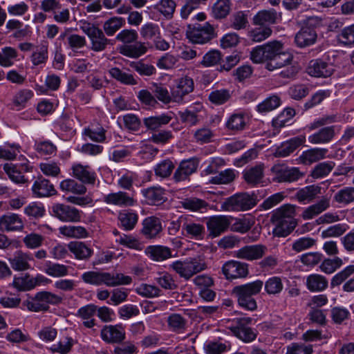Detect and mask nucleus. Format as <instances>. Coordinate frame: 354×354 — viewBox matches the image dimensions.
Wrapping results in <instances>:
<instances>
[{
	"label": "nucleus",
	"instance_id": "obj_1",
	"mask_svg": "<svg viewBox=\"0 0 354 354\" xmlns=\"http://www.w3.org/2000/svg\"><path fill=\"white\" fill-rule=\"evenodd\" d=\"M167 232L173 236L180 234L188 239L201 240L205 236V229L202 223L194 220L189 215L182 214L169 223Z\"/></svg>",
	"mask_w": 354,
	"mask_h": 354
},
{
	"label": "nucleus",
	"instance_id": "obj_2",
	"mask_svg": "<svg viewBox=\"0 0 354 354\" xmlns=\"http://www.w3.org/2000/svg\"><path fill=\"white\" fill-rule=\"evenodd\" d=\"M82 279L86 283L94 286L104 284L109 287L129 285L132 282L130 276L119 272L88 271L82 274Z\"/></svg>",
	"mask_w": 354,
	"mask_h": 354
},
{
	"label": "nucleus",
	"instance_id": "obj_3",
	"mask_svg": "<svg viewBox=\"0 0 354 354\" xmlns=\"http://www.w3.org/2000/svg\"><path fill=\"white\" fill-rule=\"evenodd\" d=\"M263 286V282L256 280L253 282L239 285L233 288L232 295L237 299L239 305L243 308L253 311L257 309L256 300L253 295H258Z\"/></svg>",
	"mask_w": 354,
	"mask_h": 354
},
{
	"label": "nucleus",
	"instance_id": "obj_4",
	"mask_svg": "<svg viewBox=\"0 0 354 354\" xmlns=\"http://www.w3.org/2000/svg\"><path fill=\"white\" fill-rule=\"evenodd\" d=\"M169 266L176 273L186 281L207 268L205 259L201 257L187 258L184 261H176Z\"/></svg>",
	"mask_w": 354,
	"mask_h": 354
},
{
	"label": "nucleus",
	"instance_id": "obj_5",
	"mask_svg": "<svg viewBox=\"0 0 354 354\" xmlns=\"http://www.w3.org/2000/svg\"><path fill=\"white\" fill-rule=\"evenodd\" d=\"M62 297L48 291H41L24 301L23 306L32 312L48 311L50 305H57Z\"/></svg>",
	"mask_w": 354,
	"mask_h": 354
},
{
	"label": "nucleus",
	"instance_id": "obj_6",
	"mask_svg": "<svg viewBox=\"0 0 354 354\" xmlns=\"http://www.w3.org/2000/svg\"><path fill=\"white\" fill-rule=\"evenodd\" d=\"M257 204L254 194L240 192L225 199L221 209L226 212H244L253 208Z\"/></svg>",
	"mask_w": 354,
	"mask_h": 354
},
{
	"label": "nucleus",
	"instance_id": "obj_7",
	"mask_svg": "<svg viewBox=\"0 0 354 354\" xmlns=\"http://www.w3.org/2000/svg\"><path fill=\"white\" fill-rule=\"evenodd\" d=\"M283 49V44L280 41H270L253 48L250 53V59L256 64L271 62Z\"/></svg>",
	"mask_w": 354,
	"mask_h": 354
},
{
	"label": "nucleus",
	"instance_id": "obj_8",
	"mask_svg": "<svg viewBox=\"0 0 354 354\" xmlns=\"http://www.w3.org/2000/svg\"><path fill=\"white\" fill-rule=\"evenodd\" d=\"M80 28L91 40V49L92 50L95 52L103 51L109 44L110 40L105 37L103 31L95 25L84 22Z\"/></svg>",
	"mask_w": 354,
	"mask_h": 354
},
{
	"label": "nucleus",
	"instance_id": "obj_9",
	"mask_svg": "<svg viewBox=\"0 0 354 354\" xmlns=\"http://www.w3.org/2000/svg\"><path fill=\"white\" fill-rule=\"evenodd\" d=\"M316 23H319L316 17H310L306 20V24L295 35V42L297 46L305 48L316 42L317 34L312 26Z\"/></svg>",
	"mask_w": 354,
	"mask_h": 354
},
{
	"label": "nucleus",
	"instance_id": "obj_10",
	"mask_svg": "<svg viewBox=\"0 0 354 354\" xmlns=\"http://www.w3.org/2000/svg\"><path fill=\"white\" fill-rule=\"evenodd\" d=\"M273 181L277 183H292L304 176L298 167H290L285 164H276L271 168Z\"/></svg>",
	"mask_w": 354,
	"mask_h": 354
},
{
	"label": "nucleus",
	"instance_id": "obj_11",
	"mask_svg": "<svg viewBox=\"0 0 354 354\" xmlns=\"http://www.w3.org/2000/svg\"><path fill=\"white\" fill-rule=\"evenodd\" d=\"M51 209L53 216L62 222L77 223L81 221V212L75 207L57 203L53 205Z\"/></svg>",
	"mask_w": 354,
	"mask_h": 354
},
{
	"label": "nucleus",
	"instance_id": "obj_12",
	"mask_svg": "<svg viewBox=\"0 0 354 354\" xmlns=\"http://www.w3.org/2000/svg\"><path fill=\"white\" fill-rule=\"evenodd\" d=\"M32 168L27 160L20 164L10 162L3 165V169L8 178L17 184H25L28 182V179L25 178L23 173L30 171Z\"/></svg>",
	"mask_w": 354,
	"mask_h": 354
},
{
	"label": "nucleus",
	"instance_id": "obj_13",
	"mask_svg": "<svg viewBox=\"0 0 354 354\" xmlns=\"http://www.w3.org/2000/svg\"><path fill=\"white\" fill-rule=\"evenodd\" d=\"M233 218L227 215L213 216L208 218L206 225L209 234L217 237L226 232L230 227Z\"/></svg>",
	"mask_w": 354,
	"mask_h": 354
},
{
	"label": "nucleus",
	"instance_id": "obj_14",
	"mask_svg": "<svg viewBox=\"0 0 354 354\" xmlns=\"http://www.w3.org/2000/svg\"><path fill=\"white\" fill-rule=\"evenodd\" d=\"M222 273L227 280L245 278L249 274L248 265L237 261H228L222 266Z\"/></svg>",
	"mask_w": 354,
	"mask_h": 354
},
{
	"label": "nucleus",
	"instance_id": "obj_15",
	"mask_svg": "<svg viewBox=\"0 0 354 354\" xmlns=\"http://www.w3.org/2000/svg\"><path fill=\"white\" fill-rule=\"evenodd\" d=\"M213 32L214 28L209 24H206L203 26L198 24L193 28L189 26L186 35L192 43L205 44L212 39Z\"/></svg>",
	"mask_w": 354,
	"mask_h": 354
},
{
	"label": "nucleus",
	"instance_id": "obj_16",
	"mask_svg": "<svg viewBox=\"0 0 354 354\" xmlns=\"http://www.w3.org/2000/svg\"><path fill=\"white\" fill-rule=\"evenodd\" d=\"M335 71L333 64L327 62L322 59H315L309 62L306 68L308 75L315 77H328Z\"/></svg>",
	"mask_w": 354,
	"mask_h": 354
},
{
	"label": "nucleus",
	"instance_id": "obj_17",
	"mask_svg": "<svg viewBox=\"0 0 354 354\" xmlns=\"http://www.w3.org/2000/svg\"><path fill=\"white\" fill-rule=\"evenodd\" d=\"M199 161L198 158H192L182 160L176 169L173 178L175 182L185 181L194 173H195L198 167Z\"/></svg>",
	"mask_w": 354,
	"mask_h": 354
},
{
	"label": "nucleus",
	"instance_id": "obj_18",
	"mask_svg": "<svg viewBox=\"0 0 354 354\" xmlns=\"http://www.w3.org/2000/svg\"><path fill=\"white\" fill-rule=\"evenodd\" d=\"M100 335L106 343H120L125 339L124 327L122 324L106 325L101 330Z\"/></svg>",
	"mask_w": 354,
	"mask_h": 354
},
{
	"label": "nucleus",
	"instance_id": "obj_19",
	"mask_svg": "<svg viewBox=\"0 0 354 354\" xmlns=\"http://www.w3.org/2000/svg\"><path fill=\"white\" fill-rule=\"evenodd\" d=\"M252 318L242 317L236 319L237 326L232 328L233 333L245 342H250L257 337V333L247 326L252 323Z\"/></svg>",
	"mask_w": 354,
	"mask_h": 354
},
{
	"label": "nucleus",
	"instance_id": "obj_20",
	"mask_svg": "<svg viewBox=\"0 0 354 354\" xmlns=\"http://www.w3.org/2000/svg\"><path fill=\"white\" fill-rule=\"evenodd\" d=\"M194 88L192 78L188 76L183 77L177 80L176 86L172 88L174 102L181 103L184 97L192 93Z\"/></svg>",
	"mask_w": 354,
	"mask_h": 354
},
{
	"label": "nucleus",
	"instance_id": "obj_21",
	"mask_svg": "<svg viewBox=\"0 0 354 354\" xmlns=\"http://www.w3.org/2000/svg\"><path fill=\"white\" fill-rule=\"evenodd\" d=\"M103 201L108 205L124 207L133 206L136 203L132 196L122 191L110 193L104 196Z\"/></svg>",
	"mask_w": 354,
	"mask_h": 354
},
{
	"label": "nucleus",
	"instance_id": "obj_22",
	"mask_svg": "<svg viewBox=\"0 0 354 354\" xmlns=\"http://www.w3.org/2000/svg\"><path fill=\"white\" fill-rule=\"evenodd\" d=\"M267 248L263 245H246L235 252V257L248 261L259 259L265 254Z\"/></svg>",
	"mask_w": 354,
	"mask_h": 354
},
{
	"label": "nucleus",
	"instance_id": "obj_23",
	"mask_svg": "<svg viewBox=\"0 0 354 354\" xmlns=\"http://www.w3.org/2000/svg\"><path fill=\"white\" fill-rule=\"evenodd\" d=\"M8 261L14 270L25 271L32 268L31 263L34 259L30 254L18 250L8 259Z\"/></svg>",
	"mask_w": 354,
	"mask_h": 354
},
{
	"label": "nucleus",
	"instance_id": "obj_24",
	"mask_svg": "<svg viewBox=\"0 0 354 354\" xmlns=\"http://www.w3.org/2000/svg\"><path fill=\"white\" fill-rule=\"evenodd\" d=\"M73 176L84 184L93 185L95 182V173L90 169L88 165L80 163L72 166Z\"/></svg>",
	"mask_w": 354,
	"mask_h": 354
},
{
	"label": "nucleus",
	"instance_id": "obj_25",
	"mask_svg": "<svg viewBox=\"0 0 354 354\" xmlns=\"http://www.w3.org/2000/svg\"><path fill=\"white\" fill-rule=\"evenodd\" d=\"M328 149L325 148H312L306 150L299 157V162L305 165H310L326 158Z\"/></svg>",
	"mask_w": 354,
	"mask_h": 354
},
{
	"label": "nucleus",
	"instance_id": "obj_26",
	"mask_svg": "<svg viewBox=\"0 0 354 354\" xmlns=\"http://www.w3.org/2000/svg\"><path fill=\"white\" fill-rule=\"evenodd\" d=\"M329 207L330 198L327 196H324L316 203L306 208L301 214V217L304 220L313 219L315 216L324 212Z\"/></svg>",
	"mask_w": 354,
	"mask_h": 354
},
{
	"label": "nucleus",
	"instance_id": "obj_27",
	"mask_svg": "<svg viewBox=\"0 0 354 354\" xmlns=\"http://www.w3.org/2000/svg\"><path fill=\"white\" fill-rule=\"evenodd\" d=\"M281 17V14L274 9L263 10L257 13L253 18L255 25L266 26V25L274 24Z\"/></svg>",
	"mask_w": 354,
	"mask_h": 354
},
{
	"label": "nucleus",
	"instance_id": "obj_28",
	"mask_svg": "<svg viewBox=\"0 0 354 354\" xmlns=\"http://www.w3.org/2000/svg\"><path fill=\"white\" fill-rule=\"evenodd\" d=\"M321 194L322 187L319 185H311L299 189L295 194V198L299 202L306 204L314 201Z\"/></svg>",
	"mask_w": 354,
	"mask_h": 354
},
{
	"label": "nucleus",
	"instance_id": "obj_29",
	"mask_svg": "<svg viewBox=\"0 0 354 354\" xmlns=\"http://www.w3.org/2000/svg\"><path fill=\"white\" fill-rule=\"evenodd\" d=\"M145 201L151 205H158L166 201L165 189L160 187H151L141 191Z\"/></svg>",
	"mask_w": 354,
	"mask_h": 354
},
{
	"label": "nucleus",
	"instance_id": "obj_30",
	"mask_svg": "<svg viewBox=\"0 0 354 354\" xmlns=\"http://www.w3.org/2000/svg\"><path fill=\"white\" fill-rule=\"evenodd\" d=\"M274 225L272 234L277 237H286L288 236L297 225V220L280 221L270 220Z\"/></svg>",
	"mask_w": 354,
	"mask_h": 354
},
{
	"label": "nucleus",
	"instance_id": "obj_31",
	"mask_svg": "<svg viewBox=\"0 0 354 354\" xmlns=\"http://www.w3.org/2000/svg\"><path fill=\"white\" fill-rule=\"evenodd\" d=\"M24 226V222L18 214H10L0 218V228L3 230L21 231Z\"/></svg>",
	"mask_w": 354,
	"mask_h": 354
},
{
	"label": "nucleus",
	"instance_id": "obj_32",
	"mask_svg": "<svg viewBox=\"0 0 354 354\" xmlns=\"http://www.w3.org/2000/svg\"><path fill=\"white\" fill-rule=\"evenodd\" d=\"M142 225V233L149 239L156 237L162 230L160 219L155 216L146 218Z\"/></svg>",
	"mask_w": 354,
	"mask_h": 354
},
{
	"label": "nucleus",
	"instance_id": "obj_33",
	"mask_svg": "<svg viewBox=\"0 0 354 354\" xmlns=\"http://www.w3.org/2000/svg\"><path fill=\"white\" fill-rule=\"evenodd\" d=\"M32 193L36 197H48L55 195L56 190L53 184L46 179H38L32 187Z\"/></svg>",
	"mask_w": 354,
	"mask_h": 354
},
{
	"label": "nucleus",
	"instance_id": "obj_34",
	"mask_svg": "<svg viewBox=\"0 0 354 354\" xmlns=\"http://www.w3.org/2000/svg\"><path fill=\"white\" fill-rule=\"evenodd\" d=\"M335 135V127H326L310 136L308 141L313 145L325 144L330 142Z\"/></svg>",
	"mask_w": 354,
	"mask_h": 354
},
{
	"label": "nucleus",
	"instance_id": "obj_35",
	"mask_svg": "<svg viewBox=\"0 0 354 354\" xmlns=\"http://www.w3.org/2000/svg\"><path fill=\"white\" fill-rule=\"evenodd\" d=\"M69 251L80 260H86L93 254V250L84 243L72 241L68 245Z\"/></svg>",
	"mask_w": 354,
	"mask_h": 354
},
{
	"label": "nucleus",
	"instance_id": "obj_36",
	"mask_svg": "<svg viewBox=\"0 0 354 354\" xmlns=\"http://www.w3.org/2000/svg\"><path fill=\"white\" fill-rule=\"evenodd\" d=\"M167 323L170 331L182 333L186 330L187 320L182 315L171 313L167 317Z\"/></svg>",
	"mask_w": 354,
	"mask_h": 354
},
{
	"label": "nucleus",
	"instance_id": "obj_37",
	"mask_svg": "<svg viewBox=\"0 0 354 354\" xmlns=\"http://www.w3.org/2000/svg\"><path fill=\"white\" fill-rule=\"evenodd\" d=\"M97 312V306L94 304H88L80 308L77 316L83 320L85 327L91 328L95 325V319L93 318Z\"/></svg>",
	"mask_w": 354,
	"mask_h": 354
},
{
	"label": "nucleus",
	"instance_id": "obj_38",
	"mask_svg": "<svg viewBox=\"0 0 354 354\" xmlns=\"http://www.w3.org/2000/svg\"><path fill=\"white\" fill-rule=\"evenodd\" d=\"M305 137H295L281 145L275 152L278 157H286L292 153L297 147L305 142Z\"/></svg>",
	"mask_w": 354,
	"mask_h": 354
},
{
	"label": "nucleus",
	"instance_id": "obj_39",
	"mask_svg": "<svg viewBox=\"0 0 354 354\" xmlns=\"http://www.w3.org/2000/svg\"><path fill=\"white\" fill-rule=\"evenodd\" d=\"M147 50V48L142 42H136L130 45H122L119 48L120 54L131 58H138L145 54Z\"/></svg>",
	"mask_w": 354,
	"mask_h": 354
},
{
	"label": "nucleus",
	"instance_id": "obj_40",
	"mask_svg": "<svg viewBox=\"0 0 354 354\" xmlns=\"http://www.w3.org/2000/svg\"><path fill=\"white\" fill-rule=\"evenodd\" d=\"M327 279L318 274H312L307 277L306 285L311 292H322L328 287Z\"/></svg>",
	"mask_w": 354,
	"mask_h": 354
},
{
	"label": "nucleus",
	"instance_id": "obj_41",
	"mask_svg": "<svg viewBox=\"0 0 354 354\" xmlns=\"http://www.w3.org/2000/svg\"><path fill=\"white\" fill-rule=\"evenodd\" d=\"M263 164H259L250 169H245L243 173V178L248 184L255 185L261 183L263 177Z\"/></svg>",
	"mask_w": 354,
	"mask_h": 354
},
{
	"label": "nucleus",
	"instance_id": "obj_42",
	"mask_svg": "<svg viewBox=\"0 0 354 354\" xmlns=\"http://www.w3.org/2000/svg\"><path fill=\"white\" fill-rule=\"evenodd\" d=\"M48 58V45L46 42H43L37 46L30 56L31 62L35 66L45 64Z\"/></svg>",
	"mask_w": 354,
	"mask_h": 354
},
{
	"label": "nucleus",
	"instance_id": "obj_43",
	"mask_svg": "<svg viewBox=\"0 0 354 354\" xmlns=\"http://www.w3.org/2000/svg\"><path fill=\"white\" fill-rule=\"evenodd\" d=\"M146 254L153 260L163 261L171 257L170 248L162 245H151L146 248Z\"/></svg>",
	"mask_w": 354,
	"mask_h": 354
},
{
	"label": "nucleus",
	"instance_id": "obj_44",
	"mask_svg": "<svg viewBox=\"0 0 354 354\" xmlns=\"http://www.w3.org/2000/svg\"><path fill=\"white\" fill-rule=\"evenodd\" d=\"M62 235L73 239H84L88 236V232L82 226L64 225L59 228Z\"/></svg>",
	"mask_w": 354,
	"mask_h": 354
},
{
	"label": "nucleus",
	"instance_id": "obj_45",
	"mask_svg": "<svg viewBox=\"0 0 354 354\" xmlns=\"http://www.w3.org/2000/svg\"><path fill=\"white\" fill-rule=\"evenodd\" d=\"M202 106L189 107L184 111H180L178 115L182 122L189 126H195L199 122L198 113L201 111Z\"/></svg>",
	"mask_w": 354,
	"mask_h": 354
},
{
	"label": "nucleus",
	"instance_id": "obj_46",
	"mask_svg": "<svg viewBox=\"0 0 354 354\" xmlns=\"http://www.w3.org/2000/svg\"><path fill=\"white\" fill-rule=\"evenodd\" d=\"M295 206L290 204H285L272 212L270 220H296L295 218Z\"/></svg>",
	"mask_w": 354,
	"mask_h": 354
},
{
	"label": "nucleus",
	"instance_id": "obj_47",
	"mask_svg": "<svg viewBox=\"0 0 354 354\" xmlns=\"http://www.w3.org/2000/svg\"><path fill=\"white\" fill-rule=\"evenodd\" d=\"M118 220L124 230H131L138 222V216L133 211L123 210L119 212Z\"/></svg>",
	"mask_w": 354,
	"mask_h": 354
},
{
	"label": "nucleus",
	"instance_id": "obj_48",
	"mask_svg": "<svg viewBox=\"0 0 354 354\" xmlns=\"http://www.w3.org/2000/svg\"><path fill=\"white\" fill-rule=\"evenodd\" d=\"M171 120V117L167 114L145 118L143 123L147 129L156 131L162 125L167 124Z\"/></svg>",
	"mask_w": 354,
	"mask_h": 354
},
{
	"label": "nucleus",
	"instance_id": "obj_49",
	"mask_svg": "<svg viewBox=\"0 0 354 354\" xmlns=\"http://www.w3.org/2000/svg\"><path fill=\"white\" fill-rule=\"evenodd\" d=\"M109 73L112 78L116 80L121 84L125 85H136L138 84V81L134 78L132 74L123 71L118 67L110 68Z\"/></svg>",
	"mask_w": 354,
	"mask_h": 354
},
{
	"label": "nucleus",
	"instance_id": "obj_50",
	"mask_svg": "<svg viewBox=\"0 0 354 354\" xmlns=\"http://www.w3.org/2000/svg\"><path fill=\"white\" fill-rule=\"evenodd\" d=\"M292 60V56L288 53L282 50L271 61L267 62L266 68L273 71L276 68H281L290 64Z\"/></svg>",
	"mask_w": 354,
	"mask_h": 354
},
{
	"label": "nucleus",
	"instance_id": "obj_51",
	"mask_svg": "<svg viewBox=\"0 0 354 354\" xmlns=\"http://www.w3.org/2000/svg\"><path fill=\"white\" fill-rule=\"evenodd\" d=\"M182 207L192 212H205L209 204L204 200L198 198H188L181 201Z\"/></svg>",
	"mask_w": 354,
	"mask_h": 354
},
{
	"label": "nucleus",
	"instance_id": "obj_52",
	"mask_svg": "<svg viewBox=\"0 0 354 354\" xmlns=\"http://www.w3.org/2000/svg\"><path fill=\"white\" fill-rule=\"evenodd\" d=\"M247 119L245 113H234L228 118L226 122V127L229 130L234 131H242L246 125Z\"/></svg>",
	"mask_w": 354,
	"mask_h": 354
},
{
	"label": "nucleus",
	"instance_id": "obj_53",
	"mask_svg": "<svg viewBox=\"0 0 354 354\" xmlns=\"http://www.w3.org/2000/svg\"><path fill=\"white\" fill-rule=\"evenodd\" d=\"M18 57L17 50L10 46H6L0 51V65L3 67H11Z\"/></svg>",
	"mask_w": 354,
	"mask_h": 354
},
{
	"label": "nucleus",
	"instance_id": "obj_54",
	"mask_svg": "<svg viewBox=\"0 0 354 354\" xmlns=\"http://www.w3.org/2000/svg\"><path fill=\"white\" fill-rule=\"evenodd\" d=\"M335 164L333 161L318 163L311 171L310 176L315 179L327 176L334 169Z\"/></svg>",
	"mask_w": 354,
	"mask_h": 354
},
{
	"label": "nucleus",
	"instance_id": "obj_55",
	"mask_svg": "<svg viewBox=\"0 0 354 354\" xmlns=\"http://www.w3.org/2000/svg\"><path fill=\"white\" fill-rule=\"evenodd\" d=\"M125 24L124 19L119 17H113L104 21L103 30L107 36H113Z\"/></svg>",
	"mask_w": 354,
	"mask_h": 354
},
{
	"label": "nucleus",
	"instance_id": "obj_56",
	"mask_svg": "<svg viewBox=\"0 0 354 354\" xmlns=\"http://www.w3.org/2000/svg\"><path fill=\"white\" fill-rule=\"evenodd\" d=\"M230 0H217L212 7V14L216 19L225 18L231 10Z\"/></svg>",
	"mask_w": 354,
	"mask_h": 354
},
{
	"label": "nucleus",
	"instance_id": "obj_57",
	"mask_svg": "<svg viewBox=\"0 0 354 354\" xmlns=\"http://www.w3.org/2000/svg\"><path fill=\"white\" fill-rule=\"evenodd\" d=\"M60 188L64 192H71L75 194H84L86 187L84 183H80L73 179H66L60 184Z\"/></svg>",
	"mask_w": 354,
	"mask_h": 354
},
{
	"label": "nucleus",
	"instance_id": "obj_58",
	"mask_svg": "<svg viewBox=\"0 0 354 354\" xmlns=\"http://www.w3.org/2000/svg\"><path fill=\"white\" fill-rule=\"evenodd\" d=\"M272 30L268 26H261L252 29L248 32V37L253 42H261L272 35Z\"/></svg>",
	"mask_w": 354,
	"mask_h": 354
},
{
	"label": "nucleus",
	"instance_id": "obj_59",
	"mask_svg": "<svg viewBox=\"0 0 354 354\" xmlns=\"http://www.w3.org/2000/svg\"><path fill=\"white\" fill-rule=\"evenodd\" d=\"M176 7V2L173 0H160L154 8L167 19H171Z\"/></svg>",
	"mask_w": 354,
	"mask_h": 354
},
{
	"label": "nucleus",
	"instance_id": "obj_60",
	"mask_svg": "<svg viewBox=\"0 0 354 354\" xmlns=\"http://www.w3.org/2000/svg\"><path fill=\"white\" fill-rule=\"evenodd\" d=\"M45 272L53 277H62L68 274V267L63 264L48 262L46 265Z\"/></svg>",
	"mask_w": 354,
	"mask_h": 354
},
{
	"label": "nucleus",
	"instance_id": "obj_61",
	"mask_svg": "<svg viewBox=\"0 0 354 354\" xmlns=\"http://www.w3.org/2000/svg\"><path fill=\"white\" fill-rule=\"evenodd\" d=\"M334 201L339 204L347 205L354 201V187H344L334 196Z\"/></svg>",
	"mask_w": 354,
	"mask_h": 354
},
{
	"label": "nucleus",
	"instance_id": "obj_62",
	"mask_svg": "<svg viewBox=\"0 0 354 354\" xmlns=\"http://www.w3.org/2000/svg\"><path fill=\"white\" fill-rule=\"evenodd\" d=\"M235 178V171L228 169L220 172L218 175L212 177L209 180V183L215 185L228 184L232 183Z\"/></svg>",
	"mask_w": 354,
	"mask_h": 354
},
{
	"label": "nucleus",
	"instance_id": "obj_63",
	"mask_svg": "<svg viewBox=\"0 0 354 354\" xmlns=\"http://www.w3.org/2000/svg\"><path fill=\"white\" fill-rule=\"evenodd\" d=\"M175 167L174 164L169 159H166L158 163L155 167V174L161 178L169 176Z\"/></svg>",
	"mask_w": 354,
	"mask_h": 354
},
{
	"label": "nucleus",
	"instance_id": "obj_64",
	"mask_svg": "<svg viewBox=\"0 0 354 354\" xmlns=\"http://www.w3.org/2000/svg\"><path fill=\"white\" fill-rule=\"evenodd\" d=\"M283 286L281 279L279 277H272L265 283V290L269 295H277L281 292Z\"/></svg>",
	"mask_w": 354,
	"mask_h": 354
}]
</instances>
